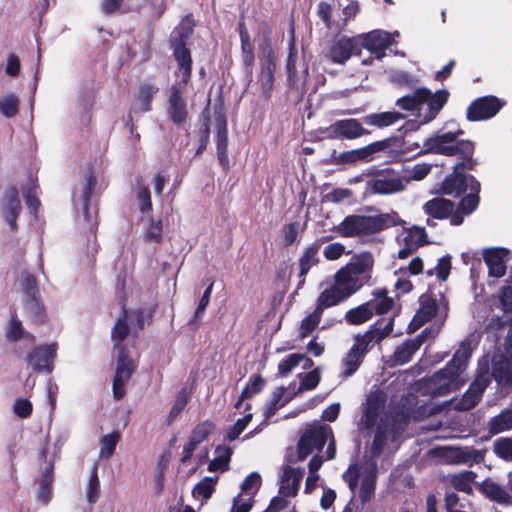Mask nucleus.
Segmentation results:
<instances>
[{
    "label": "nucleus",
    "instance_id": "obj_5",
    "mask_svg": "<svg viewBox=\"0 0 512 512\" xmlns=\"http://www.w3.org/2000/svg\"><path fill=\"white\" fill-rule=\"evenodd\" d=\"M450 92L447 89H439L432 92L427 87H418L412 94H407L396 101V106L405 111L419 110L424 104H427V111L423 116V121L429 123L433 121L443 107L447 104Z\"/></svg>",
    "mask_w": 512,
    "mask_h": 512
},
{
    "label": "nucleus",
    "instance_id": "obj_9",
    "mask_svg": "<svg viewBox=\"0 0 512 512\" xmlns=\"http://www.w3.org/2000/svg\"><path fill=\"white\" fill-rule=\"evenodd\" d=\"M393 329L394 317L389 318L384 326H382V320H377L370 325L369 329L364 334H357L354 337L355 342L351 349L365 357L373 345L381 343L385 338L390 336Z\"/></svg>",
    "mask_w": 512,
    "mask_h": 512
},
{
    "label": "nucleus",
    "instance_id": "obj_51",
    "mask_svg": "<svg viewBox=\"0 0 512 512\" xmlns=\"http://www.w3.org/2000/svg\"><path fill=\"white\" fill-rule=\"evenodd\" d=\"M24 334V329L21 321L17 318L16 312L11 314L9 324L6 329V338L9 342L19 341Z\"/></svg>",
    "mask_w": 512,
    "mask_h": 512
},
{
    "label": "nucleus",
    "instance_id": "obj_31",
    "mask_svg": "<svg viewBox=\"0 0 512 512\" xmlns=\"http://www.w3.org/2000/svg\"><path fill=\"white\" fill-rule=\"evenodd\" d=\"M53 481L54 465L52 462H46L41 473L40 486L38 490V500L43 504H47L51 500Z\"/></svg>",
    "mask_w": 512,
    "mask_h": 512
},
{
    "label": "nucleus",
    "instance_id": "obj_3",
    "mask_svg": "<svg viewBox=\"0 0 512 512\" xmlns=\"http://www.w3.org/2000/svg\"><path fill=\"white\" fill-rule=\"evenodd\" d=\"M471 355L470 342L465 340L445 367L427 379V386L433 397L445 396L460 388L463 384L460 375L465 371Z\"/></svg>",
    "mask_w": 512,
    "mask_h": 512
},
{
    "label": "nucleus",
    "instance_id": "obj_26",
    "mask_svg": "<svg viewBox=\"0 0 512 512\" xmlns=\"http://www.w3.org/2000/svg\"><path fill=\"white\" fill-rule=\"evenodd\" d=\"M491 376L502 387L512 386V357L505 354L493 360Z\"/></svg>",
    "mask_w": 512,
    "mask_h": 512
},
{
    "label": "nucleus",
    "instance_id": "obj_29",
    "mask_svg": "<svg viewBox=\"0 0 512 512\" xmlns=\"http://www.w3.org/2000/svg\"><path fill=\"white\" fill-rule=\"evenodd\" d=\"M479 491L489 500L502 505H511L512 498L509 493L498 483L487 478L479 485Z\"/></svg>",
    "mask_w": 512,
    "mask_h": 512
},
{
    "label": "nucleus",
    "instance_id": "obj_48",
    "mask_svg": "<svg viewBox=\"0 0 512 512\" xmlns=\"http://www.w3.org/2000/svg\"><path fill=\"white\" fill-rule=\"evenodd\" d=\"M357 162H359V159L356 149L344 151L342 153H337L336 150H333L328 160V163L331 165H351Z\"/></svg>",
    "mask_w": 512,
    "mask_h": 512
},
{
    "label": "nucleus",
    "instance_id": "obj_15",
    "mask_svg": "<svg viewBox=\"0 0 512 512\" xmlns=\"http://www.w3.org/2000/svg\"><path fill=\"white\" fill-rule=\"evenodd\" d=\"M334 278L335 283L331 287L322 291L317 298L316 308H321L322 313L325 308L337 305L355 293V289L349 287L336 274Z\"/></svg>",
    "mask_w": 512,
    "mask_h": 512
},
{
    "label": "nucleus",
    "instance_id": "obj_22",
    "mask_svg": "<svg viewBox=\"0 0 512 512\" xmlns=\"http://www.w3.org/2000/svg\"><path fill=\"white\" fill-rule=\"evenodd\" d=\"M423 210L426 215L433 219L444 220L449 218L451 225L452 219L457 213V207L455 208V203L452 200L444 197H434L428 200L423 205Z\"/></svg>",
    "mask_w": 512,
    "mask_h": 512
},
{
    "label": "nucleus",
    "instance_id": "obj_45",
    "mask_svg": "<svg viewBox=\"0 0 512 512\" xmlns=\"http://www.w3.org/2000/svg\"><path fill=\"white\" fill-rule=\"evenodd\" d=\"M285 394V388L283 386L276 388V390L272 394V398L267 404L264 417L265 419H270L275 415L278 409L282 408L287 401H282V398Z\"/></svg>",
    "mask_w": 512,
    "mask_h": 512
},
{
    "label": "nucleus",
    "instance_id": "obj_24",
    "mask_svg": "<svg viewBox=\"0 0 512 512\" xmlns=\"http://www.w3.org/2000/svg\"><path fill=\"white\" fill-rule=\"evenodd\" d=\"M195 22L192 14H187L170 34L168 44L170 49L186 48L193 34Z\"/></svg>",
    "mask_w": 512,
    "mask_h": 512
},
{
    "label": "nucleus",
    "instance_id": "obj_28",
    "mask_svg": "<svg viewBox=\"0 0 512 512\" xmlns=\"http://www.w3.org/2000/svg\"><path fill=\"white\" fill-rule=\"evenodd\" d=\"M259 67L258 83L262 88L263 97L268 100L274 87L276 60L259 61Z\"/></svg>",
    "mask_w": 512,
    "mask_h": 512
},
{
    "label": "nucleus",
    "instance_id": "obj_33",
    "mask_svg": "<svg viewBox=\"0 0 512 512\" xmlns=\"http://www.w3.org/2000/svg\"><path fill=\"white\" fill-rule=\"evenodd\" d=\"M372 302L366 301L365 303L349 309L345 313V320L349 325H361L369 321L374 313L372 311Z\"/></svg>",
    "mask_w": 512,
    "mask_h": 512
},
{
    "label": "nucleus",
    "instance_id": "obj_59",
    "mask_svg": "<svg viewBox=\"0 0 512 512\" xmlns=\"http://www.w3.org/2000/svg\"><path fill=\"white\" fill-rule=\"evenodd\" d=\"M25 203L34 216H37L38 210L41 206V202L38 198V186L32 184L24 193Z\"/></svg>",
    "mask_w": 512,
    "mask_h": 512
},
{
    "label": "nucleus",
    "instance_id": "obj_7",
    "mask_svg": "<svg viewBox=\"0 0 512 512\" xmlns=\"http://www.w3.org/2000/svg\"><path fill=\"white\" fill-rule=\"evenodd\" d=\"M372 179L366 182V190L371 194H393L405 189L400 173L391 167L370 172Z\"/></svg>",
    "mask_w": 512,
    "mask_h": 512
},
{
    "label": "nucleus",
    "instance_id": "obj_60",
    "mask_svg": "<svg viewBox=\"0 0 512 512\" xmlns=\"http://www.w3.org/2000/svg\"><path fill=\"white\" fill-rule=\"evenodd\" d=\"M21 201L17 187L9 186L5 191V211L21 212Z\"/></svg>",
    "mask_w": 512,
    "mask_h": 512
},
{
    "label": "nucleus",
    "instance_id": "obj_37",
    "mask_svg": "<svg viewBox=\"0 0 512 512\" xmlns=\"http://www.w3.org/2000/svg\"><path fill=\"white\" fill-rule=\"evenodd\" d=\"M217 456L208 464L209 472L227 471L231 460L232 450L226 446H217L215 450Z\"/></svg>",
    "mask_w": 512,
    "mask_h": 512
},
{
    "label": "nucleus",
    "instance_id": "obj_54",
    "mask_svg": "<svg viewBox=\"0 0 512 512\" xmlns=\"http://www.w3.org/2000/svg\"><path fill=\"white\" fill-rule=\"evenodd\" d=\"M305 355L299 353L289 354L287 357L282 359L278 364V374L281 376H286L289 374L295 367H297L302 360H304Z\"/></svg>",
    "mask_w": 512,
    "mask_h": 512
},
{
    "label": "nucleus",
    "instance_id": "obj_55",
    "mask_svg": "<svg viewBox=\"0 0 512 512\" xmlns=\"http://www.w3.org/2000/svg\"><path fill=\"white\" fill-rule=\"evenodd\" d=\"M404 242H409L417 248L428 244L427 233L424 227L413 226L404 237Z\"/></svg>",
    "mask_w": 512,
    "mask_h": 512
},
{
    "label": "nucleus",
    "instance_id": "obj_4",
    "mask_svg": "<svg viewBox=\"0 0 512 512\" xmlns=\"http://www.w3.org/2000/svg\"><path fill=\"white\" fill-rule=\"evenodd\" d=\"M404 223L395 211L378 215L351 214L346 216L335 229L341 237L355 238L377 234Z\"/></svg>",
    "mask_w": 512,
    "mask_h": 512
},
{
    "label": "nucleus",
    "instance_id": "obj_6",
    "mask_svg": "<svg viewBox=\"0 0 512 512\" xmlns=\"http://www.w3.org/2000/svg\"><path fill=\"white\" fill-rule=\"evenodd\" d=\"M373 266L372 253L362 252L353 256L346 266L336 272V275L357 292L370 281Z\"/></svg>",
    "mask_w": 512,
    "mask_h": 512
},
{
    "label": "nucleus",
    "instance_id": "obj_14",
    "mask_svg": "<svg viewBox=\"0 0 512 512\" xmlns=\"http://www.w3.org/2000/svg\"><path fill=\"white\" fill-rule=\"evenodd\" d=\"M57 355V344H45L33 348L26 356V361L36 372L51 373Z\"/></svg>",
    "mask_w": 512,
    "mask_h": 512
},
{
    "label": "nucleus",
    "instance_id": "obj_43",
    "mask_svg": "<svg viewBox=\"0 0 512 512\" xmlns=\"http://www.w3.org/2000/svg\"><path fill=\"white\" fill-rule=\"evenodd\" d=\"M321 308H316L312 313L306 316L299 327V338L304 339L308 337L319 325L322 318Z\"/></svg>",
    "mask_w": 512,
    "mask_h": 512
},
{
    "label": "nucleus",
    "instance_id": "obj_57",
    "mask_svg": "<svg viewBox=\"0 0 512 512\" xmlns=\"http://www.w3.org/2000/svg\"><path fill=\"white\" fill-rule=\"evenodd\" d=\"M190 399V395L186 388H182L176 397V400L169 412L168 420L169 422L174 421V419L184 410Z\"/></svg>",
    "mask_w": 512,
    "mask_h": 512
},
{
    "label": "nucleus",
    "instance_id": "obj_64",
    "mask_svg": "<svg viewBox=\"0 0 512 512\" xmlns=\"http://www.w3.org/2000/svg\"><path fill=\"white\" fill-rule=\"evenodd\" d=\"M431 171V165L426 163H419L414 165L411 171H407V174L402 177L404 183H408L410 180L420 181L424 179Z\"/></svg>",
    "mask_w": 512,
    "mask_h": 512
},
{
    "label": "nucleus",
    "instance_id": "obj_23",
    "mask_svg": "<svg viewBox=\"0 0 512 512\" xmlns=\"http://www.w3.org/2000/svg\"><path fill=\"white\" fill-rule=\"evenodd\" d=\"M216 121V151L219 164L224 171L230 168L228 158V129L225 115L218 114Z\"/></svg>",
    "mask_w": 512,
    "mask_h": 512
},
{
    "label": "nucleus",
    "instance_id": "obj_17",
    "mask_svg": "<svg viewBox=\"0 0 512 512\" xmlns=\"http://www.w3.org/2000/svg\"><path fill=\"white\" fill-rule=\"evenodd\" d=\"M331 237L330 236H324L317 240H315L313 243H311L309 246H307L302 255L299 258V283L298 288H300L306 280V276L309 273L310 269L314 266H317L320 262L319 259V251L321 249L322 244L327 242Z\"/></svg>",
    "mask_w": 512,
    "mask_h": 512
},
{
    "label": "nucleus",
    "instance_id": "obj_11",
    "mask_svg": "<svg viewBox=\"0 0 512 512\" xmlns=\"http://www.w3.org/2000/svg\"><path fill=\"white\" fill-rule=\"evenodd\" d=\"M490 381V375L487 370L479 372L462 397L454 400V409L457 411H469L476 407L481 401Z\"/></svg>",
    "mask_w": 512,
    "mask_h": 512
},
{
    "label": "nucleus",
    "instance_id": "obj_63",
    "mask_svg": "<svg viewBox=\"0 0 512 512\" xmlns=\"http://www.w3.org/2000/svg\"><path fill=\"white\" fill-rule=\"evenodd\" d=\"M253 415L247 413L243 418L238 419L233 426H231L226 434L229 441H234L246 429L247 425L251 422Z\"/></svg>",
    "mask_w": 512,
    "mask_h": 512
},
{
    "label": "nucleus",
    "instance_id": "obj_20",
    "mask_svg": "<svg viewBox=\"0 0 512 512\" xmlns=\"http://www.w3.org/2000/svg\"><path fill=\"white\" fill-rule=\"evenodd\" d=\"M392 44L391 35L382 30H373L362 36L361 45L376 59H382L386 55L387 48Z\"/></svg>",
    "mask_w": 512,
    "mask_h": 512
},
{
    "label": "nucleus",
    "instance_id": "obj_27",
    "mask_svg": "<svg viewBox=\"0 0 512 512\" xmlns=\"http://www.w3.org/2000/svg\"><path fill=\"white\" fill-rule=\"evenodd\" d=\"M303 478V470L286 466L281 478L279 494L283 497H293L297 494L300 482Z\"/></svg>",
    "mask_w": 512,
    "mask_h": 512
},
{
    "label": "nucleus",
    "instance_id": "obj_1",
    "mask_svg": "<svg viewBox=\"0 0 512 512\" xmlns=\"http://www.w3.org/2000/svg\"><path fill=\"white\" fill-rule=\"evenodd\" d=\"M464 134L462 129L438 133L423 142L424 150L420 153H432L443 156H455L457 161L453 171L443 179L439 192L454 198H460L457 213L452 219L453 226H459L465 215L472 214L480 203V182L465 171L475 170L478 161L474 158L475 142L459 139Z\"/></svg>",
    "mask_w": 512,
    "mask_h": 512
},
{
    "label": "nucleus",
    "instance_id": "obj_40",
    "mask_svg": "<svg viewBox=\"0 0 512 512\" xmlns=\"http://www.w3.org/2000/svg\"><path fill=\"white\" fill-rule=\"evenodd\" d=\"M296 62H297V49L295 46V39L292 35L290 41H289V51L288 56L286 60V71H287V81L288 85L290 87L296 86V78H297V69H296Z\"/></svg>",
    "mask_w": 512,
    "mask_h": 512
},
{
    "label": "nucleus",
    "instance_id": "obj_25",
    "mask_svg": "<svg viewBox=\"0 0 512 512\" xmlns=\"http://www.w3.org/2000/svg\"><path fill=\"white\" fill-rule=\"evenodd\" d=\"M171 50L172 56L177 63V71L175 72V75L181 77V82L179 84L186 86L192 76L193 60L191 49L186 47Z\"/></svg>",
    "mask_w": 512,
    "mask_h": 512
},
{
    "label": "nucleus",
    "instance_id": "obj_58",
    "mask_svg": "<svg viewBox=\"0 0 512 512\" xmlns=\"http://www.w3.org/2000/svg\"><path fill=\"white\" fill-rule=\"evenodd\" d=\"M484 458V452L476 449L459 450L456 454V460L459 463L479 464L484 461Z\"/></svg>",
    "mask_w": 512,
    "mask_h": 512
},
{
    "label": "nucleus",
    "instance_id": "obj_50",
    "mask_svg": "<svg viewBox=\"0 0 512 512\" xmlns=\"http://www.w3.org/2000/svg\"><path fill=\"white\" fill-rule=\"evenodd\" d=\"M420 309L417 312L419 318H424V321H430L437 314V302L432 297H420Z\"/></svg>",
    "mask_w": 512,
    "mask_h": 512
},
{
    "label": "nucleus",
    "instance_id": "obj_12",
    "mask_svg": "<svg viewBox=\"0 0 512 512\" xmlns=\"http://www.w3.org/2000/svg\"><path fill=\"white\" fill-rule=\"evenodd\" d=\"M362 118H345L336 120L327 128L328 138L355 140L371 132L363 126Z\"/></svg>",
    "mask_w": 512,
    "mask_h": 512
},
{
    "label": "nucleus",
    "instance_id": "obj_13",
    "mask_svg": "<svg viewBox=\"0 0 512 512\" xmlns=\"http://www.w3.org/2000/svg\"><path fill=\"white\" fill-rule=\"evenodd\" d=\"M183 84H173L169 90L166 113L168 119L176 126H181L188 119L187 103L183 97Z\"/></svg>",
    "mask_w": 512,
    "mask_h": 512
},
{
    "label": "nucleus",
    "instance_id": "obj_19",
    "mask_svg": "<svg viewBox=\"0 0 512 512\" xmlns=\"http://www.w3.org/2000/svg\"><path fill=\"white\" fill-rule=\"evenodd\" d=\"M237 31L240 38L241 62L247 75L251 78L255 64V52L244 16H241L238 21Z\"/></svg>",
    "mask_w": 512,
    "mask_h": 512
},
{
    "label": "nucleus",
    "instance_id": "obj_42",
    "mask_svg": "<svg viewBox=\"0 0 512 512\" xmlns=\"http://www.w3.org/2000/svg\"><path fill=\"white\" fill-rule=\"evenodd\" d=\"M383 403L378 398H369L363 411V422L366 428L375 426L382 409Z\"/></svg>",
    "mask_w": 512,
    "mask_h": 512
},
{
    "label": "nucleus",
    "instance_id": "obj_47",
    "mask_svg": "<svg viewBox=\"0 0 512 512\" xmlns=\"http://www.w3.org/2000/svg\"><path fill=\"white\" fill-rule=\"evenodd\" d=\"M121 439L119 431H113L107 435H104L100 440L101 455L106 458H110L116 449V446Z\"/></svg>",
    "mask_w": 512,
    "mask_h": 512
},
{
    "label": "nucleus",
    "instance_id": "obj_53",
    "mask_svg": "<svg viewBox=\"0 0 512 512\" xmlns=\"http://www.w3.org/2000/svg\"><path fill=\"white\" fill-rule=\"evenodd\" d=\"M100 494V481L98 477V468L95 465L91 471L87 486V501L90 504L97 502Z\"/></svg>",
    "mask_w": 512,
    "mask_h": 512
},
{
    "label": "nucleus",
    "instance_id": "obj_61",
    "mask_svg": "<svg viewBox=\"0 0 512 512\" xmlns=\"http://www.w3.org/2000/svg\"><path fill=\"white\" fill-rule=\"evenodd\" d=\"M499 301L504 316H508V320H512V286L505 285L500 289Z\"/></svg>",
    "mask_w": 512,
    "mask_h": 512
},
{
    "label": "nucleus",
    "instance_id": "obj_44",
    "mask_svg": "<svg viewBox=\"0 0 512 512\" xmlns=\"http://www.w3.org/2000/svg\"><path fill=\"white\" fill-rule=\"evenodd\" d=\"M22 290L26 297V302L35 301L40 298L37 279L30 273H25L21 280Z\"/></svg>",
    "mask_w": 512,
    "mask_h": 512
},
{
    "label": "nucleus",
    "instance_id": "obj_39",
    "mask_svg": "<svg viewBox=\"0 0 512 512\" xmlns=\"http://www.w3.org/2000/svg\"><path fill=\"white\" fill-rule=\"evenodd\" d=\"M159 88L154 84H141L137 94V102L141 112H148L152 109L151 103Z\"/></svg>",
    "mask_w": 512,
    "mask_h": 512
},
{
    "label": "nucleus",
    "instance_id": "obj_10",
    "mask_svg": "<svg viewBox=\"0 0 512 512\" xmlns=\"http://www.w3.org/2000/svg\"><path fill=\"white\" fill-rule=\"evenodd\" d=\"M506 104V101L494 95L474 99L466 110V119L470 122L493 118Z\"/></svg>",
    "mask_w": 512,
    "mask_h": 512
},
{
    "label": "nucleus",
    "instance_id": "obj_35",
    "mask_svg": "<svg viewBox=\"0 0 512 512\" xmlns=\"http://www.w3.org/2000/svg\"><path fill=\"white\" fill-rule=\"evenodd\" d=\"M512 429V410L504 409L498 415L492 417L488 423L489 433L499 434Z\"/></svg>",
    "mask_w": 512,
    "mask_h": 512
},
{
    "label": "nucleus",
    "instance_id": "obj_52",
    "mask_svg": "<svg viewBox=\"0 0 512 512\" xmlns=\"http://www.w3.org/2000/svg\"><path fill=\"white\" fill-rule=\"evenodd\" d=\"M19 98L15 95H8L0 99V112L6 118H12L19 111Z\"/></svg>",
    "mask_w": 512,
    "mask_h": 512
},
{
    "label": "nucleus",
    "instance_id": "obj_30",
    "mask_svg": "<svg viewBox=\"0 0 512 512\" xmlns=\"http://www.w3.org/2000/svg\"><path fill=\"white\" fill-rule=\"evenodd\" d=\"M405 116L397 111H386L379 113H371L362 117V122L369 126H374L378 129L395 124L397 121L403 119Z\"/></svg>",
    "mask_w": 512,
    "mask_h": 512
},
{
    "label": "nucleus",
    "instance_id": "obj_49",
    "mask_svg": "<svg viewBox=\"0 0 512 512\" xmlns=\"http://www.w3.org/2000/svg\"><path fill=\"white\" fill-rule=\"evenodd\" d=\"M214 428L215 424L210 420L200 422L192 430L189 439H191L192 441L199 445L200 443L207 439V437L211 434Z\"/></svg>",
    "mask_w": 512,
    "mask_h": 512
},
{
    "label": "nucleus",
    "instance_id": "obj_8",
    "mask_svg": "<svg viewBox=\"0 0 512 512\" xmlns=\"http://www.w3.org/2000/svg\"><path fill=\"white\" fill-rule=\"evenodd\" d=\"M329 437H332V428L329 425L308 427L297 443L298 460L304 461L314 450L321 451Z\"/></svg>",
    "mask_w": 512,
    "mask_h": 512
},
{
    "label": "nucleus",
    "instance_id": "obj_34",
    "mask_svg": "<svg viewBox=\"0 0 512 512\" xmlns=\"http://www.w3.org/2000/svg\"><path fill=\"white\" fill-rule=\"evenodd\" d=\"M391 146L390 139L374 141L366 146L356 148L359 162H370L377 153L386 151Z\"/></svg>",
    "mask_w": 512,
    "mask_h": 512
},
{
    "label": "nucleus",
    "instance_id": "obj_41",
    "mask_svg": "<svg viewBox=\"0 0 512 512\" xmlns=\"http://www.w3.org/2000/svg\"><path fill=\"white\" fill-rule=\"evenodd\" d=\"M217 481L218 477L203 478L194 486L192 490L193 497L196 499L201 498L202 500L207 501L215 492V484Z\"/></svg>",
    "mask_w": 512,
    "mask_h": 512
},
{
    "label": "nucleus",
    "instance_id": "obj_46",
    "mask_svg": "<svg viewBox=\"0 0 512 512\" xmlns=\"http://www.w3.org/2000/svg\"><path fill=\"white\" fill-rule=\"evenodd\" d=\"M363 359L364 356L350 348L342 361L344 366L343 375L345 377L352 376L358 370L359 366L363 362Z\"/></svg>",
    "mask_w": 512,
    "mask_h": 512
},
{
    "label": "nucleus",
    "instance_id": "obj_38",
    "mask_svg": "<svg viewBox=\"0 0 512 512\" xmlns=\"http://www.w3.org/2000/svg\"><path fill=\"white\" fill-rule=\"evenodd\" d=\"M371 466H372V472L368 475H365L362 478L361 484H360L359 498L363 504L370 501V499L373 496L374 491H375L376 469H377L376 462L373 461Z\"/></svg>",
    "mask_w": 512,
    "mask_h": 512
},
{
    "label": "nucleus",
    "instance_id": "obj_36",
    "mask_svg": "<svg viewBox=\"0 0 512 512\" xmlns=\"http://www.w3.org/2000/svg\"><path fill=\"white\" fill-rule=\"evenodd\" d=\"M476 477L477 474L474 471L467 470L452 475L450 478V483L455 490L464 492L466 494H471L473 491L472 484L474 483Z\"/></svg>",
    "mask_w": 512,
    "mask_h": 512
},
{
    "label": "nucleus",
    "instance_id": "obj_56",
    "mask_svg": "<svg viewBox=\"0 0 512 512\" xmlns=\"http://www.w3.org/2000/svg\"><path fill=\"white\" fill-rule=\"evenodd\" d=\"M386 443H387V432L385 429H383L382 427L379 426L374 434V438H373L372 445L370 448L371 457L372 458L379 457L382 454L384 447L386 446Z\"/></svg>",
    "mask_w": 512,
    "mask_h": 512
},
{
    "label": "nucleus",
    "instance_id": "obj_18",
    "mask_svg": "<svg viewBox=\"0 0 512 512\" xmlns=\"http://www.w3.org/2000/svg\"><path fill=\"white\" fill-rule=\"evenodd\" d=\"M509 250L504 247H491L483 251V260L490 277L501 278L506 273Z\"/></svg>",
    "mask_w": 512,
    "mask_h": 512
},
{
    "label": "nucleus",
    "instance_id": "obj_62",
    "mask_svg": "<svg viewBox=\"0 0 512 512\" xmlns=\"http://www.w3.org/2000/svg\"><path fill=\"white\" fill-rule=\"evenodd\" d=\"M495 454L505 461H512V439L499 438L494 443Z\"/></svg>",
    "mask_w": 512,
    "mask_h": 512
},
{
    "label": "nucleus",
    "instance_id": "obj_2",
    "mask_svg": "<svg viewBox=\"0 0 512 512\" xmlns=\"http://www.w3.org/2000/svg\"><path fill=\"white\" fill-rule=\"evenodd\" d=\"M128 310L126 308L125 299L121 301V314L117 318L111 329V340L113 347L117 351L116 370L113 378V397L116 400L124 398L125 384L131 379L136 370L134 360L129 356V351L124 341L130 333V328L127 323Z\"/></svg>",
    "mask_w": 512,
    "mask_h": 512
},
{
    "label": "nucleus",
    "instance_id": "obj_21",
    "mask_svg": "<svg viewBox=\"0 0 512 512\" xmlns=\"http://www.w3.org/2000/svg\"><path fill=\"white\" fill-rule=\"evenodd\" d=\"M356 50H359L357 41L354 38L342 36L329 47L327 58L332 63L345 64Z\"/></svg>",
    "mask_w": 512,
    "mask_h": 512
},
{
    "label": "nucleus",
    "instance_id": "obj_16",
    "mask_svg": "<svg viewBox=\"0 0 512 512\" xmlns=\"http://www.w3.org/2000/svg\"><path fill=\"white\" fill-rule=\"evenodd\" d=\"M272 26L266 20L257 23L254 42L258 50L259 61L276 60L272 43Z\"/></svg>",
    "mask_w": 512,
    "mask_h": 512
},
{
    "label": "nucleus",
    "instance_id": "obj_32",
    "mask_svg": "<svg viewBox=\"0 0 512 512\" xmlns=\"http://www.w3.org/2000/svg\"><path fill=\"white\" fill-rule=\"evenodd\" d=\"M419 350V342L416 340H405L401 345L397 346L391 361L394 365H403L408 363L413 355Z\"/></svg>",
    "mask_w": 512,
    "mask_h": 512
}]
</instances>
